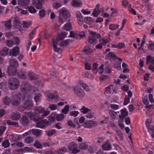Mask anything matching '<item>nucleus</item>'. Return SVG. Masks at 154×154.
Masks as SVG:
<instances>
[{"label": "nucleus", "instance_id": "09e8293b", "mask_svg": "<svg viewBox=\"0 0 154 154\" xmlns=\"http://www.w3.org/2000/svg\"><path fill=\"white\" fill-rule=\"evenodd\" d=\"M61 6L62 4L58 2L54 3L52 4V7L53 8L55 9H57L61 7Z\"/></svg>", "mask_w": 154, "mask_h": 154}, {"label": "nucleus", "instance_id": "bf43d9fd", "mask_svg": "<svg viewBox=\"0 0 154 154\" xmlns=\"http://www.w3.org/2000/svg\"><path fill=\"white\" fill-rule=\"evenodd\" d=\"M79 114V112L77 111H71L69 112V114L70 116L74 117L77 116Z\"/></svg>", "mask_w": 154, "mask_h": 154}, {"label": "nucleus", "instance_id": "cd10ccee", "mask_svg": "<svg viewBox=\"0 0 154 154\" xmlns=\"http://www.w3.org/2000/svg\"><path fill=\"white\" fill-rule=\"evenodd\" d=\"M33 145L35 148L37 149H41L43 147V146L41 142L38 140L35 141Z\"/></svg>", "mask_w": 154, "mask_h": 154}, {"label": "nucleus", "instance_id": "f704fd0d", "mask_svg": "<svg viewBox=\"0 0 154 154\" xmlns=\"http://www.w3.org/2000/svg\"><path fill=\"white\" fill-rule=\"evenodd\" d=\"M82 4V3L80 2H78L75 0H72L71 2L72 5L75 7H78L80 6Z\"/></svg>", "mask_w": 154, "mask_h": 154}, {"label": "nucleus", "instance_id": "ea45409f", "mask_svg": "<svg viewBox=\"0 0 154 154\" xmlns=\"http://www.w3.org/2000/svg\"><path fill=\"white\" fill-rule=\"evenodd\" d=\"M9 50L7 48H4L0 51V54L3 56H5L7 54Z\"/></svg>", "mask_w": 154, "mask_h": 154}, {"label": "nucleus", "instance_id": "3c124183", "mask_svg": "<svg viewBox=\"0 0 154 154\" xmlns=\"http://www.w3.org/2000/svg\"><path fill=\"white\" fill-rule=\"evenodd\" d=\"M7 124L11 125H13L15 127H17L19 126L18 123L17 122L11 121V120H8L7 122Z\"/></svg>", "mask_w": 154, "mask_h": 154}, {"label": "nucleus", "instance_id": "9b49d317", "mask_svg": "<svg viewBox=\"0 0 154 154\" xmlns=\"http://www.w3.org/2000/svg\"><path fill=\"white\" fill-rule=\"evenodd\" d=\"M10 55L13 57H16L20 53V49L19 47L16 46L13 48L10 51Z\"/></svg>", "mask_w": 154, "mask_h": 154}, {"label": "nucleus", "instance_id": "774afa93", "mask_svg": "<svg viewBox=\"0 0 154 154\" xmlns=\"http://www.w3.org/2000/svg\"><path fill=\"white\" fill-rule=\"evenodd\" d=\"M149 51H153L154 50V44L150 43L148 46Z\"/></svg>", "mask_w": 154, "mask_h": 154}, {"label": "nucleus", "instance_id": "b1692460", "mask_svg": "<svg viewBox=\"0 0 154 154\" xmlns=\"http://www.w3.org/2000/svg\"><path fill=\"white\" fill-rule=\"evenodd\" d=\"M82 52L87 54H90L93 52V50L91 48L86 46L84 48Z\"/></svg>", "mask_w": 154, "mask_h": 154}, {"label": "nucleus", "instance_id": "2f4dec72", "mask_svg": "<svg viewBox=\"0 0 154 154\" xmlns=\"http://www.w3.org/2000/svg\"><path fill=\"white\" fill-rule=\"evenodd\" d=\"M34 139L32 137L28 136L26 137L24 140V142L26 143L30 144L32 143Z\"/></svg>", "mask_w": 154, "mask_h": 154}, {"label": "nucleus", "instance_id": "393cba45", "mask_svg": "<svg viewBox=\"0 0 154 154\" xmlns=\"http://www.w3.org/2000/svg\"><path fill=\"white\" fill-rule=\"evenodd\" d=\"M46 97H47L48 100L49 101H51L53 99L57 100L59 98L57 95L52 94H51L47 95Z\"/></svg>", "mask_w": 154, "mask_h": 154}, {"label": "nucleus", "instance_id": "20e7f679", "mask_svg": "<svg viewBox=\"0 0 154 154\" xmlns=\"http://www.w3.org/2000/svg\"><path fill=\"white\" fill-rule=\"evenodd\" d=\"M59 21L60 23L62 24L65 22L66 19L70 16V14L69 10L65 8H62L59 11Z\"/></svg>", "mask_w": 154, "mask_h": 154}, {"label": "nucleus", "instance_id": "864d4df0", "mask_svg": "<svg viewBox=\"0 0 154 154\" xmlns=\"http://www.w3.org/2000/svg\"><path fill=\"white\" fill-rule=\"evenodd\" d=\"M39 15L40 18L43 17L45 15V11L44 9H41L39 11Z\"/></svg>", "mask_w": 154, "mask_h": 154}, {"label": "nucleus", "instance_id": "0e129e2a", "mask_svg": "<svg viewBox=\"0 0 154 154\" xmlns=\"http://www.w3.org/2000/svg\"><path fill=\"white\" fill-rule=\"evenodd\" d=\"M36 32V30L34 29L32 31L29 35V37L30 38H32L35 37Z\"/></svg>", "mask_w": 154, "mask_h": 154}, {"label": "nucleus", "instance_id": "a211bd4d", "mask_svg": "<svg viewBox=\"0 0 154 154\" xmlns=\"http://www.w3.org/2000/svg\"><path fill=\"white\" fill-rule=\"evenodd\" d=\"M20 123L23 126H26L29 124V120L25 116H23L21 118L20 121Z\"/></svg>", "mask_w": 154, "mask_h": 154}, {"label": "nucleus", "instance_id": "4be33fe9", "mask_svg": "<svg viewBox=\"0 0 154 154\" xmlns=\"http://www.w3.org/2000/svg\"><path fill=\"white\" fill-rule=\"evenodd\" d=\"M9 65L14 66L16 68L18 66V63L17 60L15 59H11L9 61Z\"/></svg>", "mask_w": 154, "mask_h": 154}, {"label": "nucleus", "instance_id": "f257e3e1", "mask_svg": "<svg viewBox=\"0 0 154 154\" xmlns=\"http://www.w3.org/2000/svg\"><path fill=\"white\" fill-rule=\"evenodd\" d=\"M21 91L24 93H26L27 95H29L31 97L26 98L27 99L23 103V107L26 109H29L31 108L32 106V101L31 100H28V99L32 98L31 94H34L33 92L36 91L37 89L36 88L33 87L29 85L28 83L23 82L21 85Z\"/></svg>", "mask_w": 154, "mask_h": 154}, {"label": "nucleus", "instance_id": "37998d69", "mask_svg": "<svg viewBox=\"0 0 154 154\" xmlns=\"http://www.w3.org/2000/svg\"><path fill=\"white\" fill-rule=\"evenodd\" d=\"M69 106L68 105H66L61 110V112L65 114H67L68 112L69 111Z\"/></svg>", "mask_w": 154, "mask_h": 154}, {"label": "nucleus", "instance_id": "338daca9", "mask_svg": "<svg viewBox=\"0 0 154 154\" xmlns=\"http://www.w3.org/2000/svg\"><path fill=\"white\" fill-rule=\"evenodd\" d=\"M54 115H51L48 117V120L51 122H54L55 120V117H54Z\"/></svg>", "mask_w": 154, "mask_h": 154}, {"label": "nucleus", "instance_id": "6e6d98bb", "mask_svg": "<svg viewBox=\"0 0 154 154\" xmlns=\"http://www.w3.org/2000/svg\"><path fill=\"white\" fill-rule=\"evenodd\" d=\"M67 33L65 32H61L59 35L60 38H64L67 37Z\"/></svg>", "mask_w": 154, "mask_h": 154}, {"label": "nucleus", "instance_id": "7c9ffc66", "mask_svg": "<svg viewBox=\"0 0 154 154\" xmlns=\"http://www.w3.org/2000/svg\"><path fill=\"white\" fill-rule=\"evenodd\" d=\"M28 75L31 80H35L38 79V77L37 75L33 72H29L28 73Z\"/></svg>", "mask_w": 154, "mask_h": 154}, {"label": "nucleus", "instance_id": "4c0bfd02", "mask_svg": "<svg viewBox=\"0 0 154 154\" xmlns=\"http://www.w3.org/2000/svg\"><path fill=\"white\" fill-rule=\"evenodd\" d=\"M119 26L117 24H110L109 26V29L112 31L118 29Z\"/></svg>", "mask_w": 154, "mask_h": 154}, {"label": "nucleus", "instance_id": "9d476101", "mask_svg": "<svg viewBox=\"0 0 154 154\" xmlns=\"http://www.w3.org/2000/svg\"><path fill=\"white\" fill-rule=\"evenodd\" d=\"M68 149L72 151L73 153H76L79 151L77 149V146L74 142H71L68 145Z\"/></svg>", "mask_w": 154, "mask_h": 154}, {"label": "nucleus", "instance_id": "5fc2aeb1", "mask_svg": "<svg viewBox=\"0 0 154 154\" xmlns=\"http://www.w3.org/2000/svg\"><path fill=\"white\" fill-rule=\"evenodd\" d=\"M116 132L117 135L119 137L120 139L121 140H122L123 139V134L122 133L121 131L119 130H116Z\"/></svg>", "mask_w": 154, "mask_h": 154}, {"label": "nucleus", "instance_id": "de8ad7c7", "mask_svg": "<svg viewBox=\"0 0 154 154\" xmlns=\"http://www.w3.org/2000/svg\"><path fill=\"white\" fill-rule=\"evenodd\" d=\"M56 131L55 130L53 129L51 130L46 131V133L47 136H50L55 134L56 133Z\"/></svg>", "mask_w": 154, "mask_h": 154}, {"label": "nucleus", "instance_id": "052dcab7", "mask_svg": "<svg viewBox=\"0 0 154 154\" xmlns=\"http://www.w3.org/2000/svg\"><path fill=\"white\" fill-rule=\"evenodd\" d=\"M107 56L108 57L113 58L114 59H116L117 58V57L116 55L112 52H109L108 53Z\"/></svg>", "mask_w": 154, "mask_h": 154}, {"label": "nucleus", "instance_id": "39448f33", "mask_svg": "<svg viewBox=\"0 0 154 154\" xmlns=\"http://www.w3.org/2000/svg\"><path fill=\"white\" fill-rule=\"evenodd\" d=\"M8 84L9 88L11 90H14L19 87L20 82L17 79L12 77L8 79Z\"/></svg>", "mask_w": 154, "mask_h": 154}, {"label": "nucleus", "instance_id": "a878e982", "mask_svg": "<svg viewBox=\"0 0 154 154\" xmlns=\"http://www.w3.org/2000/svg\"><path fill=\"white\" fill-rule=\"evenodd\" d=\"M18 2L19 5L22 7L25 6L30 2L29 0H18Z\"/></svg>", "mask_w": 154, "mask_h": 154}, {"label": "nucleus", "instance_id": "c85d7f7f", "mask_svg": "<svg viewBox=\"0 0 154 154\" xmlns=\"http://www.w3.org/2000/svg\"><path fill=\"white\" fill-rule=\"evenodd\" d=\"M67 149L66 147L63 146L59 148L56 151V152L58 154H63L64 152H66Z\"/></svg>", "mask_w": 154, "mask_h": 154}, {"label": "nucleus", "instance_id": "a19ab883", "mask_svg": "<svg viewBox=\"0 0 154 154\" xmlns=\"http://www.w3.org/2000/svg\"><path fill=\"white\" fill-rule=\"evenodd\" d=\"M72 26L70 23H67L65 24L63 27V28L65 30L68 31L70 30L72 28Z\"/></svg>", "mask_w": 154, "mask_h": 154}, {"label": "nucleus", "instance_id": "f3484780", "mask_svg": "<svg viewBox=\"0 0 154 154\" xmlns=\"http://www.w3.org/2000/svg\"><path fill=\"white\" fill-rule=\"evenodd\" d=\"M100 5L97 4L95 8L94 9L92 15L94 17H97L100 13V11L99 9Z\"/></svg>", "mask_w": 154, "mask_h": 154}, {"label": "nucleus", "instance_id": "603ef678", "mask_svg": "<svg viewBox=\"0 0 154 154\" xmlns=\"http://www.w3.org/2000/svg\"><path fill=\"white\" fill-rule=\"evenodd\" d=\"M7 45L9 47L12 46L14 44L13 41L11 40H7L5 42Z\"/></svg>", "mask_w": 154, "mask_h": 154}, {"label": "nucleus", "instance_id": "4468645a", "mask_svg": "<svg viewBox=\"0 0 154 154\" xmlns=\"http://www.w3.org/2000/svg\"><path fill=\"white\" fill-rule=\"evenodd\" d=\"M30 134H32L36 137H39L42 134V131L38 129H32L29 131Z\"/></svg>", "mask_w": 154, "mask_h": 154}, {"label": "nucleus", "instance_id": "58836bf2", "mask_svg": "<svg viewBox=\"0 0 154 154\" xmlns=\"http://www.w3.org/2000/svg\"><path fill=\"white\" fill-rule=\"evenodd\" d=\"M148 98L147 96H146L144 97L143 99V101L144 104L146 106V108L150 106L151 105H149V103L148 101Z\"/></svg>", "mask_w": 154, "mask_h": 154}, {"label": "nucleus", "instance_id": "7ed1b4c3", "mask_svg": "<svg viewBox=\"0 0 154 154\" xmlns=\"http://www.w3.org/2000/svg\"><path fill=\"white\" fill-rule=\"evenodd\" d=\"M29 95H28L26 93H24L23 92L19 95H15L13 96L11 98V103L13 105L17 106L20 103L21 100H26L28 97H30Z\"/></svg>", "mask_w": 154, "mask_h": 154}, {"label": "nucleus", "instance_id": "2eb2a0df", "mask_svg": "<svg viewBox=\"0 0 154 154\" xmlns=\"http://www.w3.org/2000/svg\"><path fill=\"white\" fill-rule=\"evenodd\" d=\"M17 68L9 65L8 68L7 72L8 75H14L16 72Z\"/></svg>", "mask_w": 154, "mask_h": 154}, {"label": "nucleus", "instance_id": "473e14b6", "mask_svg": "<svg viewBox=\"0 0 154 154\" xmlns=\"http://www.w3.org/2000/svg\"><path fill=\"white\" fill-rule=\"evenodd\" d=\"M70 35L68 36L69 38H78V34L74 31H71L70 32Z\"/></svg>", "mask_w": 154, "mask_h": 154}, {"label": "nucleus", "instance_id": "c756f323", "mask_svg": "<svg viewBox=\"0 0 154 154\" xmlns=\"http://www.w3.org/2000/svg\"><path fill=\"white\" fill-rule=\"evenodd\" d=\"M149 63H151V65L154 64V57H152L151 56H148L146 58V63L148 64Z\"/></svg>", "mask_w": 154, "mask_h": 154}, {"label": "nucleus", "instance_id": "49530a36", "mask_svg": "<svg viewBox=\"0 0 154 154\" xmlns=\"http://www.w3.org/2000/svg\"><path fill=\"white\" fill-rule=\"evenodd\" d=\"M56 118L58 121L62 120L64 118V116L62 114H57L56 116Z\"/></svg>", "mask_w": 154, "mask_h": 154}, {"label": "nucleus", "instance_id": "bb28decb", "mask_svg": "<svg viewBox=\"0 0 154 154\" xmlns=\"http://www.w3.org/2000/svg\"><path fill=\"white\" fill-rule=\"evenodd\" d=\"M102 147L105 150H109L111 149V146L109 142H106L102 145Z\"/></svg>", "mask_w": 154, "mask_h": 154}, {"label": "nucleus", "instance_id": "e2e57ef3", "mask_svg": "<svg viewBox=\"0 0 154 154\" xmlns=\"http://www.w3.org/2000/svg\"><path fill=\"white\" fill-rule=\"evenodd\" d=\"M84 20L87 23H91L93 21L92 18L90 17H85L84 18Z\"/></svg>", "mask_w": 154, "mask_h": 154}, {"label": "nucleus", "instance_id": "79ce46f5", "mask_svg": "<svg viewBox=\"0 0 154 154\" xmlns=\"http://www.w3.org/2000/svg\"><path fill=\"white\" fill-rule=\"evenodd\" d=\"M81 112L84 113H87L88 112H89L91 110L88 108L85 107V106H82L80 109Z\"/></svg>", "mask_w": 154, "mask_h": 154}, {"label": "nucleus", "instance_id": "aec40b11", "mask_svg": "<svg viewBox=\"0 0 154 154\" xmlns=\"http://www.w3.org/2000/svg\"><path fill=\"white\" fill-rule=\"evenodd\" d=\"M79 84L86 91H90V89L88 86L85 84L83 81H79Z\"/></svg>", "mask_w": 154, "mask_h": 154}, {"label": "nucleus", "instance_id": "6e6552de", "mask_svg": "<svg viewBox=\"0 0 154 154\" xmlns=\"http://www.w3.org/2000/svg\"><path fill=\"white\" fill-rule=\"evenodd\" d=\"M48 124V122L46 120H38L36 122V127L40 128H44L46 127Z\"/></svg>", "mask_w": 154, "mask_h": 154}, {"label": "nucleus", "instance_id": "1a4fd4ad", "mask_svg": "<svg viewBox=\"0 0 154 154\" xmlns=\"http://www.w3.org/2000/svg\"><path fill=\"white\" fill-rule=\"evenodd\" d=\"M13 27L16 29H18L20 32L23 33V29H20L21 23L20 22L19 19L17 17H15L14 18Z\"/></svg>", "mask_w": 154, "mask_h": 154}, {"label": "nucleus", "instance_id": "5701e85b", "mask_svg": "<svg viewBox=\"0 0 154 154\" xmlns=\"http://www.w3.org/2000/svg\"><path fill=\"white\" fill-rule=\"evenodd\" d=\"M88 33L92 38H101V35L100 34L97 33L96 32H93L91 30L88 31Z\"/></svg>", "mask_w": 154, "mask_h": 154}, {"label": "nucleus", "instance_id": "13d9d810", "mask_svg": "<svg viewBox=\"0 0 154 154\" xmlns=\"http://www.w3.org/2000/svg\"><path fill=\"white\" fill-rule=\"evenodd\" d=\"M122 115L124 117L127 116L128 115V113L126 111L125 108L122 109L121 111Z\"/></svg>", "mask_w": 154, "mask_h": 154}, {"label": "nucleus", "instance_id": "c03bdc74", "mask_svg": "<svg viewBox=\"0 0 154 154\" xmlns=\"http://www.w3.org/2000/svg\"><path fill=\"white\" fill-rule=\"evenodd\" d=\"M42 97V95L40 94H36L34 97V100L36 103L39 102Z\"/></svg>", "mask_w": 154, "mask_h": 154}, {"label": "nucleus", "instance_id": "423d86ee", "mask_svg": "<svg viewBox=\"0 0 154 154\" xmlns=\"http://www.w3.org/2000/svg\"><path fill=\"white\" fill-rule=\"evenodd\" d=\"M35 110L36 112L39 114L38 116L39 119H42L48 115L50 113L49 111L45 110L44 108L41 106L35 107Z\"/></svg>", "mask_w": 154, "mask_h": 154}, {"label": "nucleus", "instance_id": "69168bd1", "mask_svg": "<svg viewBox=\"0 0 154 154\" xmlns=\"http://www.w3.org/2000/svg\"><path fill=\"white\" fill-rule=\"evenodd\" d=\"M94 113L92 112H89L85 116V117L88 119H91L93 117Z\"/></svg>", "mask_w": 154, "mask_h": 154}, {"label": "nucleus", "instance_id": "dca6fc26", "mask_svg": "<svg viewBox=\"0 0 154 154\" xmlns=\"http://www.w3.org/2000/svg\"><path fill=\"white\" fill-rule=\"evenodd\" d=\"M43 0H37V2H35L34 0L32 1V4L38 9L42 8V4L43 3Z\"/></svg>", "mask_w": 154, "mask_h": 154}, {"label": "nucleus", "instance_id": "ddd939ff", "mask_svg": "<svg viewBox=\"0 0 154 154\" xmlns=\"http://www.w3.org/2000/svg\"><path fill=\"white\" fill-rule=\"evenodd\" d=\"M100 42L98 44L95 46L96 48L101 49L102 48V45H105V44L109 42L107 39H100L99 41Z\"/></svg>", "mask_w": 154, "mask_h": 154}, {"label": "nucleus", "instance_id": "72a5a7b5", "mask_svg": "<svg viewBox=\"0 0 154 154\" xmlns=\"http://www.w3.org/2000/svg\"><path fill=\"white\" fill-rule=\"evenodd\" d=\"M22 24L23 28H28L31 25L32 22L28 21H23Z\"/></svg>", "mask_w": 154, "mask_h": 154}, {"label": "nucleus", "instance_id": "8fccbe9b", "mask_svg": "<svg viewBox=\"0 0 154 154\" xmlns=\"http://www.w3.org/2000/svg\"><path fill=\"white\" fill-rule=\"evenodd\" d=\"M2 145L5 148H7L9 146L10 143L8 140H5L2 143Z\"/></svg>", "mask_w": 154, "mask_h": 154}, {"label": "nucleus", "instance_id": "412c9836", "mask_svg": "<svg viewBox=\"0 0 154 154\" xmlns=\"http://www.w3.org/2000/svg\"><path fill=\"white\" fill-rule=\"evenodd\" d=\"M17 75L19 78L23 79H25L26 77V72L22 70H20L18 72Z\"/></svg>", "mask_w": 154, "mask_h": 154}, {"label": "nucleus", "instance_id": "0eeeda50", "mask_svg": "<svg viewBox=\"0 0 154 154\" xmlns=\"http://www.w3.org/2000/svg\"><path fill=\"white\" fill-rule=\"evenodd\" d=\"M75 94L79 98H82L85 97V94L84 90L78 86H75L73 89Z\"/></svg>", "mask_w": 154, "mask_h": 154}, {"label": "nucleus", "instance_id": "f03ea898", "mask_svg": "<svg viewBox=\"0 0 154 154\" xmlns=\"http://www.w3.org/2000/svg\"><path fill=\"white\" fill-rule=\"evenodd\" d=\"M52 43L54 51L58 52L60 50L57 46L59 45L60 46L63 47L67 46L69 44V42L68 40L64 39H52L51 41Z\"/></svg>", "mask_w": 154, "mask_h": 154}, {"label": "nucleus", "instance_id": "6ab92c4d", "mask_svg": "<svg viewBox=\"0 0 154 154\" xmlns=\"http://www.w3.org/2000/svg\"><path fill=\"white\" fill-rule=\"evenodd\" d=\"M20 117V114L19 112H14L11 115L12 119L14 121L19 120Z\"/></svg>", "mask_w": 154, "mask_h": 154}, {"label": "nucleus", "instance_id": "680f3d73", "mask_svg": "<svg viewBox=\"0 0 154 154\" xmlns=\"http://www.w3.org/2000/svg\"><path fill=\"white\" fill-rule=\"evenodd\" d=\"M29 12L31 14H34L36 12V10L32 6H31L28 8Z\"/></svg>", "mask_w": 154, "mask_h": 154}, {"label": "nucleus", "instance_id": "e433bc0d", "mask_svg": "<svg viewBox=\"0 0 154 154\" xmlns=\"http://www.w3.org/2000/svg\"><path fill=\"white\" fill-rule=\"evenodd\" d=\"M108 111L111 117L113 119H115L116 116L117 115V113L111 109H109Z\"/></svg>", "mask_w": 154, "mask_h": 154}, {"label": "nucleus", "instance_id": "c9c22d12", "mask_svg": "<svg viewBox=\"0 0 154 154\" xmlns=\"http://www.w3.org/2000/svg\"><path fill=\"white\" fill-rule=\"evenodd\" d=\"M3 102L4 104L9 105L11 102V100L8 96H5L3 97Z\"/></svg>", "mask_w": 154, "mask_h": 154}, {"label": "nucleus", "instance_id": "4d7b16f0", "mask_svg": "<svg viewBox=\"0 0 154 154\" xmlns=\"http://www.w3.org/2000/svg\"><path fill=\"white\" fill-rule=\"evenodd\" d=\"M5 25L6 29H9L11 28L12 26L11 24V21L9 20L6 21L5 23Z\"/></svg>", "mask_w": 154, "mask_h": 154}, {"label": "nucleus", "instance_id": "a18cd8bd", "mask_svg": "<svg viewBox=\"0 0 154 154\" xmlns=\"http://www.w3.org/2000/svg\"><path fill=\"white\" fill-rule=\"evenodd\" d=\"M88 147V145L84 143H82L79 146V148L80 149H85Z\"/></svg>", "mask_w": 154, "mask_h": 154}, {"label": "nucleus", "instance_id": "f8f14e48", "mask_svg": "<svg viewBox=\"0 0 154 154\" xmlns=\"http://www.w3.org/2000/svg\"><path fill=\"white\" fill-rule=\"evenodd\" d=\"M97 123L94 121L90 120L86 122L83 125V127L85 128H90L97 125Z\"/></svg>", "mask_w": 154, "mask_h": 154}]
</instances>
